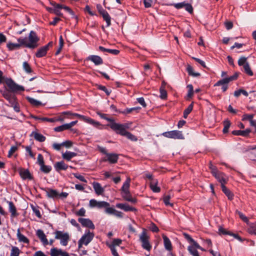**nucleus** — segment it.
I'll return each mask as SVG.
<instances>
[{"instance_id":"obj_1","label":"nucleus","mask_w":256,"mask_h":256,"mask_svg":"<svg viewBox=\"0 0 256 256\" xmlns=\"http://www.w3.org/2000/svg\"><path fill=\"white\" fill-rule=\"evenodd\" d=\"M107 126L110 127L111 129L114 131L117 134L120 135H122V134L128 132L126 131V129L130 128V124L128 123L120 124L115 122L110 123L107 124Z\"/></svg>"},{"instance_id":"obj_2","label":"nucleus","mask_w":256,"mask_h":256,"mask_svg":"<svg viewBox=\"0 0 256 256\" xmlns=\"http://www.w3.org/2000/svg\"><path fill=\"white\" fill-rule=\"evenodd\" d=\"M55 238L60 240V244L63 246H66L70 240V236L68 232L63 231L56 230L54 232Z\"/></svg>"},{"instance_id":"obj_3","label":"nucleus","mask_w":256,"mask_h":256,"mask_svg":"<svg viewBox=\"0 0 256 256\" xmlns=\"http://www.w3.org/2000/svg\"><path fill=\"white\" fill-rule=\"evenodd\" d=\"M28 42L27 44V48L34 49L38 46V42L40 38L38 36L36 32L33 30H31L29 34Z\"/></svg>"},{"instance_id":"obj_4","label":"nucleus","mask_w":256,"mask_h":256,"mask_svg":"<svg viewBox=\"0 0 256 256\" xmlns=\"http://www.w3.org/2000/svg\"><path fill=\"white\" fill-rule=\"evenodd\" d=\"M149 238L146 230L144 229L140 235V240L142 242V248L148 251L152 248V246L149 242Z\"/></svg>"},{"instance_id":"obj_5","label":"nucleus","mask_w":256,"mask_h":256,"mask_svg":"<svg viewBox=\"0 0 256 256\" xmlns=\"http://www.w3.org/2000/svg\"><path fill=\"white\" fill-rule=\"evenodd\" d=\"M5 84L9 88V90L12 92H16L19 91H24V86L16 84L11 78L6 79Z\"/></svg>"},{"instance_id":"obj_6","label":"nucleus","mask_w":256,"mask_h":256,"mask_svg":"<svg viewBox=\"0 0 256 256\" xmlns=\"http://www.w3.org/2000/svg\"><path fill=\"white\" fill-rule=\"evenodd\" d=\"M63 114L64 115H66L68 116H74L78 118H81L82 120H85L86 122H88L90 124H92L94 125L95 126H98L100 125V124L98 122L94 121V120L90 118H86L84 116H82L80 114H76V113H72L70 112H63Z\"/></svg>"},{"instance_id":"obj_7","label":"nucleus","mask_w":256,"mask_h":256,"mask_svg":"<svg viewBox=\"0 0 256 256\" xmlns=\"http://www.w3.org/2000/svg\"><path fill=\"white\" fill-rule=\"evenodd\" d=\"M162 134L164 137L168 138L180 140L184 139L182 132L177 130L164 132Z\"/></svg>"},{"instance_id":"obj_8","label":"nucleus","mask_w":256,"mask_h":256,"mask_svg":"<svg viewBox=\"0 0 256 256\" xmlns=\"http://www.w3.org/2000/svg\"><path fill=\"white\" fill-rule=\"evenodd\" d=\"M52 42H50L47 44L39 48L35 54V56L38 58H40L46 56L50 48L52 47Z\"/></svg>"},{"instance_id":"obj_9","label":"nucleus","mask_w":256,"mask_h":256,"mask_svg":"<svg viewBox=\"0 0 256 256\" xmlns=\"http://www.w3.org/2000/svg\"><path fill=\"white\" fill-rule=\"evenodd\" d=\"M40 188L46 192L48 198L54 199L58 198V192L56 190L48 188Z\"/></svg>"},{"instance_id":"obj_10","label":"nucleus","mask_w":256,"mask_h":256,"mask_svg":"<svg viewBox=\"0 0 256 256\" xmlns=\"http://www.w3.org/2000/svg\"><path fill=\"white\" fill-rule=\"evenodd\" d=\"M118 159V155L116 154L108 153L106 156L102 159L104 162H108L110 164H116Z\"/></svg>"},{"instance_id":"obj_11","label":"nucleus","mask_w":256,"mask_h":256,"mask_svg":"<svg viewBox=\"0 0 256 256\" xmlns=\"http://www.w3.org/2000/svg\"><path fill=\"white\" fill-rule=\"evenodd\" d=\"M213 176L221 184V186L224 185L227 182L226 176L224 173L218 172H213Z\"/></svg>"},{"instance_id":"obj_12","label":"nucleus","mask_w":256,"mask_h":256,"mask_svg":"<svg viewBox=\"0 0 256 256\" xmlns=\"http://www.w3.org/2000/svg\"><path fill=\"white\" fill-rule=\"evenodd\" d=\"M78 221L84 227L88 228L91 229H94L95 228L92 221L89 218H78Z\"/></svg>"},{"instance_id":"obj_13","label":"nucleus","mask_w":256,"mask_h":256,"mask_svg":"<svg viewBox=\"0 0 256 256\" xmlns=\"http://www.w3.org/2000/svg\"><path fill=\"white\" fill-rule=\"evenodd\" d=\"M36 235L39 238L44 246H46L48 244V241L42 230L40 229L38 230L36 232Z\"/></svg>"},{"instance_id":"obj_14","label":"nucleus","mask_w":256,"mask_h":256,"mask_svg":"<svg viewBox=\"0 0 256 256\" xmlns=\"http://www.w3.org/2000/svg\"><path fill=\"white\" fill-rule=\"evenodd\" d=\"M86 60H90L96 66L100 65L104 63L102 58L96 55H90L86 58Z\"/></svg>"},{"instance_id":"obj_15","label":"nucleus","mask_w":256,"mask_h":256,"mask_svg":"<svg viewBox=\"0 0 256 256\" xmlns=\"http://www.w3.org/2000/svg\"><path fill=\"white\" fill-rule=\"evenodd\" d=\"M68 167V166L65 164L63 160L58 162L54 164V168L57 172H59L60 170H66Z\"/></svg>"},{"instance_id":"obj_16","label":"nucleus","mask_w":256,"mask_h":256,"mask_svg":"<svg viewBox=\"0 0 256 256\" xmlns=\"http://www.w3.org/2000/svg\"><path fill=\"white\" fill-rule=\"evenodd\" d=\"M94 236V234L88 230V232L83 235L80 239H83L84 244L87 246L92 240Z\"/></svg>"},{"instance_id":"obj_17","label":"nucleus","mask_w":256,"mask_h":256,"mask_svg":"<svg viewBox=\"0 0 256 256\" xmlns=\"http://www.w3.org/2000/svg\"><path fill=\"white\" fill-rule=\"evenodd\" d=\"M116 207L118 208L122 209V210H124L125 212H129V211L136 212L137 210L136 208L130 206L128 204H122V203L117 204H116Z\"/></svg>"},{"instance_id":"obj_18","label":"nucleus","mask_w":256,"mask_h":256,"mask_svg":"<svg viewBox=\"0 0 256 256\" xmlns=\"http://www.w3.org/2000/svg\"><path fill=\"white\" fill-rule=\"evenodd\" d=\"M122 196L123 198L126 201L130 202L132 204H135L137 202V200L136 198L132 197V195L130 191L122 193Z\"/></svg>"},{"instance_id":"obj_19","label":"nucleus","mask_w":256,"mask_h":256,"mask_svg":"<svg viewBox=\"0 0 256 256\" xmlns=\"http://www.w3.org/2000/svg\"><path fill=\"white\" fill-rule=\"evenodd\" d=\"M251 132L250 128H247L244 130H235L232 132V134L234 136H248Z\"/></svg>"},{"instance_id":"obj_20","label":"nucleus","mask_w":256,"mask_h":256,"mask_svg":"<svg viewBox=\"0 0 256 256\" xmlns=\"http://www.w3.org/2000/svg\"><path fill=\"white\" fill-rule=\"evenodd\" d=\"M20 174L22 178L24 180H32L33 178L32 176V174H30L28 170L22 169L20 171Z\"/></svg>"},{"instance_id":"obj_21","label":"nucleus","mask_w":256,"mask_h":256,"mask_svg":"<svg viewBox=\"0 0 256 256\" xmlns=\"http://www.w3.org/2000/svg\"><path fill=\"white\" fill-rule=\"evenodd\" d=\"M77 156V154L70 151H66L62 154V158L66 161H70V160Z\"/></svg>"},{"instance_id":"obj_22","label":"nucleus","mask_w":256,"mask_h":256,"mask_svg":"<svg viewBox=\"0 0 256 256\" xmlns=\"http://www.w3.org/2000/svg\"><path fill=\"white\" fill-rule=\"evenodd\" d=\"M16 235L18 239L20 242L26 244H29V240L26 236H25L24 235L20 233V228H18L17 230Z\"/></svg>"},{"instance_id":"obj_23","label":"nucleus","mask_w":256,"mask_h":256,"mask_svg":"<svg viewBox=\"0 0 256 256\" xmlns=\"http://www.w3.org/2000/svg\"><path fill=\"white\" fill-rule=\"evenodd\" d=\"M162 238L164 240V246L165 248L167 250H172V245L170 240L164 234L162 235Z\"/></svg>"},{"instance_id":"obj_24","label":"nucleus","mask_w":256,"mask_h":256,"mask_svg":"<svg viewBox=\"0 0 256 256\" xmlns=\"http://www.w3.org/2000/svg\"><path fill=\"white\" fill-rule=\"evenodd\" d=\"M32 136H33L34 139L40 142H44L46 140V137L42 134L38 133L36 132H32Z\"/></svg>"},{"instance_id":"obj_25","label":"nucleus","mask_w":256,"mask_h":256,"mask_svg":"<svg viewBox=\"0 0 256 256\" xmlns=\"http://www.w3.org/2000/svg\"><path fill=\"white\" fill-rule=\"evenodd\" d=\"M93 188L95 190L96 193L98 195L102 194L104 191V189L102 187L100 184L98 182H94Z\"/></svg>"},{"instance_id":"obj_26","label":"nucleus","mask_w":256,"mask_h":256,"mask_svg":"<svg viewBox=\"0 0 256 256\" xmlns=\"http://www.w3.org/2000/svg\"><path fill=\"white\" fill-rule=\"evenodd\" d=\"M221 187L222 191L227 196L228 199L232 200L234 198V194L224 185L222 186Z\"/></svg>"},{"instance_id":"obj_27","label":"nucleus","mask_w":256,"mask_h":256,"mask_svg":"<svg viewBox=\"0 0 256 256\" xmlns=\"http://www.w3.org/2000/svg\"><path fill=\"white\" fill-rule=\"evenodd\" d=\"M9 206V211L11 213V216L12 217L16 216L18 215L16 212V208L12 202H8Z\"/></svg>"},{"instance_id":"obj_28","label":"nucleus","mask_w":256,"mask_h":256,"mask_svg":"<svg viewBox=\"0 0 256 256\" xmlns=\"http://www.w3.org/2000/svg\"><path fill=\"white\" fill-rule=\"evenodd\" d=\"M140 109H141V108H140L139 106L134 107V108H126L124 110H123L122 112H120V113H122L124 114H128L132 113L133 112H138Z\"/></svg>"},{"instance_id":"obj_29","label":"nucleus","mask_w":256,"mask_h":256,"mask_svg":"<svg viewBox=\"0 0 256 256\" xmlns=\"http://www.w3.org/2000/svg\"><path fill=\"white\" fill-rule=\"evenodd\" d=\"M186 71L188 74V75L192 76L193 77H198L200 76V74L197 72H194V71L193 68L190 66L188 65L186 68Z\"/></svg>"},{"instance_id":"obj_30","label":"nucleus","mask_w":256,"mask_h":256,"mask_svg":"<svg viewBox=\"0 0 256 256\" xmlns=\"http://www.w3.org/2000/svg\"><path fill=\"white\" fill-rule=\"evenodd\" d=\"M130 178H128L126 182L124 183L122 188H121V191L122 194L124 192H127L130 191L129 188L130 186Z\"/></svg>"},{"instance_id":"obj_31","label":"nucleus","mask_w":256,"mask_h":256,"mask_svg":"<svg viewBox=\"0 0 256 256\" xmlns=\"http://www.w3.org/2000/svg\"><path fill=\"white\" fill-rule=\"evenodd\" d=\"M26 99L33 106H38L42 104L40 102L30 96H26Z\"/></svg>"},{"instance_id":"obj_32","label":"nucleus","mask_w":256,"mask_h":256,"mask_svg":"<svg viewBox=\"0 0 256 256\" xmlns=\"http://www.w3.org/2000/svg\"><path fill=\"white\" fill-rule=\"evenodd\" d=\"M247 232L251 234H254L256 236V224L250 223L247 229Z\"/></svg>"},{"instance_id":"obj_33","label":"nucleus","mask_w":256,"mask_h":256,"mask_svg":"<svg viewBox=\"0 0 256 256\" xmlns=\"http://www.w3.org/2000/svg\"><path fill=\"white\" fill-rule=\"evenodd\" d=\"M150 187L151 190L154 192H158L160 190V188L157 186L156 180L152 181L150 184Z\"/></svg>"},{"instance_id":"obj_34","label":"nucleus","mask_w":256,"mask_h":256,"mask_svg":"<svg viewBox=\"0 0 256 256\" xmlns=\"http://www.w3.org/2000/svg\"><path fill=\"white\" fill-rule=\"evenodd\" d=\"M186 2H182L180 3L177 4H174V3H169V4H164L166 6H174L176 8V9H180L182 8H184Z\"/></svg>"},{"instance_id":"obj_35","label":"nucleus","mask_w":256,"mask_h":256,"mask_svg":"<svg viewBox=\"0 0 256 256\" xmlns=\"http://www.w3.org/2000/svg\"><path fill=\"white\" fill-rule=\"evenodd\" d=\"M194 107V102L191 103L184 110L183 117L184 118H186L188 116V115L192 111Z\"/></svg>"},{"instance_id":"obj_36","label":"nucleus","mask_w":256,"mask_h":256,"mask_svg":"<svg viewBox=\"0 0 256 256\" xmlns=\"http://www.w3.org/2000/svg\"><path fill=\"white\" fill-rule=\"evenodd\" d=\"M62 249H58L56 248H52L50 250V256H60Z\"/></svg>"},{"instance_id":"obj_37","label":"nucleus","mask_w":256,"mask_h":256,"mask_svg":"<svg viewBox=\"0 0 256 256\" xmlns=\"http://www.w3.org/2000/svg\"><path fill=\"white\" fill-rule=\"evenodd\" d=\"M96 86L98 89L104 91L108 96H110L112 92V90H108L105 86L98 84H96Z\"/></svg>"},{"instance_id":"obj_38","label":"nucleus","mask_w":256,"mask_h":256,"mask_svg":"<svg viewBox=\"0 0 256 256\" xmlns=\"http://www.w3.org/2000/svg\"><path fill=\"white\" fill-rule=\"evenodd\" d=\"M121 136L126 137L128 139L131 140L132 141L136 142L138 140L137 138L128 132H125L124 134H122Z\"/></svg>"},{"instance_id":"obj_39","label":"nucleus","mask_w":256,"mask_h":256,"mask_svg":"<svg viewBox=\"0 0 256 256\" xmlns=\"http://www.w3.org/2000/svg\"><path fill=\"white\" fill-rule=\"evenodd\" d=\"M98 115L102 118L106 120L107 121L110 122V123H113L114 122V119L112 118H108V114H102L100 112H97Z\"/></svg>"},{"instance_id":"obj_40","label":"nucleus","mask_w":256,"mask_h":256,"mask_svg":"<svg viewBox=\"0 0 256 256\" xmlns=\"http://www.w3.org/2000/svg\"><path fill=\"white\" fill-rule=\"evenodd\" d=\"M22 68L28 74H30L32 72V70L29 64L26 62H24L22 64Z\"/></svg>"},{"instance_id":"obj_41","label":"nucleus","mask_w":256,"mask_h":256,"mask_svg":"<svg viewBox=\"0 0 256 256\" xmlns=\"http://www.w3.org/2000/svg\"><path fill=\"white\" fill-rule=\"evenodd\" d=\"M40 170L42 172L45 174H48L52 170V166H46L44 164L40 166Z\"/></svg>"},{"instance_id":"obj_42","label":"nucleus","mask_w":256,"mask_h":256,"mask_svg":"<svg viewBox=\"0 0 256 256\" xmlns=\"http://www.w3.org/2000/svg\"><path fill=\"white\" fill-rule=\"evenodd\" d=\"M244 72L250 76H253L254 74L252 71V70L250 64H244V66L243 67Z\"/></svg>"},{"instance_id":"obj_43","label":"nucleus","mask_w":256,"mask_h":256,"mask_svg":"<svg viewBox=\"0 0 256 256\" xmlns=\"http://www.w3.org/2000/svg\"><path fill=\"white\" fill-rule=\"evenodd\" d=\"M20 47V44H14L9 42L7 44V48L10 50H12L16 49L19 48Z\"/></svg>"},{"instance_id":"obj_44","label":"nucleus","mask_w":256,"mask_h":256,"mask_svg":"<svg viewBox=\"0 0 256 256\" xmlns=\"http://www.w3.org/2000/svg\"><path fill=\"white\" fill-rule=\"evenodd\" d=\"M188 250L193 256H200L198 251L192 246H188Z\"/></svg>"},{"instance_id":"obj_45","label":"nucleus","mask_w":256,"mask_h":256,"mask_svg":"<svg viewBox=\"0 0 256 256\" xmlns=\"http://www.w3.org/2000/svg\"><path fill=\"white\" fill-rule=\"evenodd\" d=\"M70 129L68 124H62V126L56 127L54 128V131L56 132H60L66 130Z\"/></svg>"},{"instance_id":"obj_46","label":"nucleus","mask_w":256,"mask_h":256,"mask_svg":"<svg viewBox=\"0 0 256 256\" xmlns=\"http://www.w3.org/2000/svg\"><path fill=\"white\" fill-rule=\"evenodd\" d=\"M102 16L104 20L106 22V26L108 27L110 26L111 25V18L108 13V12L105 13Z\"/></svg>"},{"instance_id":"obj_47","label":"nucleus","mask_w":256,"mask_h":256,"mask_svg":"<svg viewBox=\"0 0 256 256\" xmlns=\"http://www.w3.org/2000/svg\"><path fill=\"white\" fill-rule=\"evenodd\" d=\"M20 250L16 246H12L10 256H19Z\"/></svg>"},{"instance_id":"obj_48","label":"nucleus","mask_w":256,"mask_h":256,"mask_svg":"<svg viewBox=\"0 0 256 256\" xmlns=\"http://www.w3.org/2000/svg\"><path fill=\"white\" fill-rule=\"evenodd\" d=\"M230 122L228 120H226L224 122V128L222 130V132L224 134H226L228 132V128L230 126Z\"/></svg>"},{"instance_id":"obj_49","label":"nucleus","mask_w":256,"mask_h":256,"mask_svg":"<svg viewBox=\"0 0 256 256\" xmlns=\"http://www.w3.org/2000/svg\"><path fill=\"white\" fill-rule=\"evenodd\" d=\"M228 82L226 78H224L222 80H218L214 84V86H223L228 84Z\"/></svg>"},{"instance_id":"obj_50","label":"nucleus","mask_w":256,"mask_h":256,"mask_svg":"<svg viewBox=\"0 0 256 256\" xmlns=\"http://www.w3.org/2000/svg\"><path fill=\"white\" fill-rule=\"evenodd\" d=\"M18 41L19 42L18 44H20V46H24L25 47L27 48L28 42L26 38H20L18 39Z\"/></svg>"},{"instance_id":"obj_51","label":"nucleus","mask_w":256,"mask_h":256,"mask_svg":"<svg viewBox=\"0 0 256 256\" xmlns=\"http://www.w3.org/2000/svg\"><path fill=\"white\" fill-rule=\"evenodd\" d=\"M62 120V118L57 119L56 118H48L46 117H42L41 118V120L42 122H54L58 120Z\"/></svg>"},{"instance_id":"obj_52","label":"nucleus","mask_w":256,"mask_h":256,"mask_svg":"<svg viewBox=\"0 0 256 256\" xmlns=\"http://www.w3.org/2000/svg\"><path fill=\"white\" fill-rule=\"evenodd\" d=\"M1 94H2V96L6 100L8 99L10 96H12L14 94H12V92H10V90H0Z\"/></svg>"},{"instance_id":"obj_53","label":"nucleus","mask_w":256,"mask_h":256,"mask_svg":"<svg viewBox=\"0 0 256 256\" xmlns=\"http://www.w3.org/2000/svg\"><path fill=\"white\" fill-rule=\"evenodd\" d=\"M160 98L162 100L166 99L167 98L166 90L163 87L161 86L160 89Z\"/></svg>"},{"instance_id":"obj_54","label":"nucleus","mask_w":256,"mask_h":256,"mask_svg":"<svg viewBox=\"0 0 256 256\" xmlns=\"http://www.w3.org/2000/svg\"><path fill=\"white\" fill-rule=\"evenodd\" d=\"M110 206V204L104 201L98 202L96 208H105V207Z\"/></svg>"},{"instance_id":"obj_55","label":"nucleus","mask_w":256,"mask_h":256,"mask_svg":"<svg viewBox=\"0 0 256 256\" xmlns=\"http://www.w3.org/2000/svg\"><path fill=\"white\" fill-rule=\"evenodd\" d=\"M187 88L188 89L187 96L189 98H190L192 97L194 95L193 86L192 84H190L188 85Z\"/></svg>"},{"instance_id":"obj_56","label":"nucleus","mask_w":256,"mask_h":256,"mask_svg":"<svg viewBox=\"0 0 256 256\" xmlns=\"http://www.w3.org/2000/svg\"><path fill=\"white\" fill-rule=\"evenodd\" d=\"M246 60H247V58H246L245 56H241L238 60V66H243V67H244V64H248L246 62Z\"/></svg>"},{"instance_id":"obj_57","label":"nucleus","mask_w":256,"mask_h":256,"mask_svg":"<svg viewBox=\"0 0 256 256\" xmlns=\"http://www.w3.org/2000/svg\"><path fill=\"white\" fill-rule=\"evenodd\" d=\"M236 212L238 214L240 219H242L244 222H246L249 226V224L250 223L249 222V220L248 218L240 212L238 211Z\"/></svg>"},{"instance_id":"obj_58","label":"nucleus","mask_w":256,"mask_h":256,"mask_svg":"<svg viewBox=\"0 0 256 256\" xmlns=\"http://www.w3.org/2000/svg\"><path fill=\"white\" fill-rule=\"evenodd\" d=\"M254 116V114H244L243 115L242 120H248L250 122L251 120H253L252 119Z\"/></svg>"},{"instance_id":"obj_59","label":"nucleus","mask_w":256,"mask_h":256,"mask_svg":"<svg viewBox=\"0 0 256 256\" xmlns=\"http://www.w3.org/2000/svg\"><path fill=\"white\" fill-rule=\"evenodd\" d=\"M104 212L106 214H114L116 210L113 208H110V206L105 207Z\"/></svg>"},{"instance_id":"obj_60","label":"nucleus","mask_w":256,"mask_h":256,"mask_svg":"<svg viewBox=\"0 0 256 256\" xmlns=\"http://www.w3.org/2000/svg\"><path fill=\"white\" fill-rule=\"evenodd\" d=\"M184 8L186 10L192 14L193 13V8L191 4L188 3H186Z\"/></svg>"},{"instance_id":"obj_61","label":"nucleus","mask_w":256,"mask_h":256,"mask_svg":"<svg viewBox=\"0 0 256 256\" xmlns=\"http://www.w3.org/2000/svg\"><path fill=\"white\" fill-rule=\"evenodd\" d=\"M170 196L169 195L164 196V202L166 206H172L173 204L170 202Z\"/></svg>"},{"instance_id":"obj_62","label":"nucleus","mask_w":256,"mask_h":256,"mask_svg":"<svg viewBox=\"0 0 256 256\" xmlns=\"http://www.w3.org/2000/svg\"><path fill=\"white\" fill-rule=\"evenodd\" d=\"M238 76V72H236L234 75L226 78L228 82V83H229L230 82L235 80H236Z\"/></svg>"},{"instance_id":"obj_63","label":"nucleus","mask_w":256,"mask_h":256,"mask_svg":"<svg viewBox=\"0 0 256 256\" xmlns=\"http://www.w3.org/2000/svg\"><path fill=\"white\" fill-rule=\"evenodd\" d=\"M73 142L70 140H66L61 143L62 146H65L66 148H70L72 146Z\"/></svg>"},{"instance_id":"obj_64","label":"nucleus","mask_w":256,"mask_h":256,"mask_svg":"<svg viewBox=\"0 0 256 256\" xmlns=\"http://www.w3.org/2000/svg\"><path fill=\"white\" fill-rule=\"evenodd\" d=\"M6 100L8 101L9 103L10 104V106L16 104V102H17L16 98L14 94L12 95V96H10V98H8V99H7Z\"/></svg>"}]
</instances>
